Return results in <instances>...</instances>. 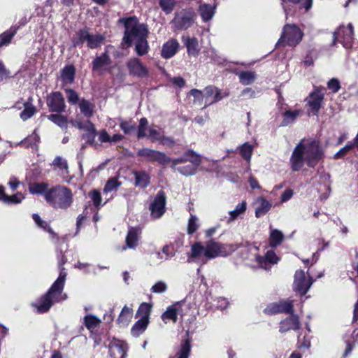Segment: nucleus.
Instances as JSON below:
<instances>
[{
  "label": "nucleus",
  "mask_w": 358,
  "mask_h": 358,
  "mask_svg": "<svg viewBox=\"0 0 358 358\" xmlns=\"http://www.w3.org/2000/svg\"><path fill=\"white\" fill-rule=\"evenodd\" d=\"M189 352L190 345L188 342H185L183 345H182L177 358H188Z\"/></svg>",
  "instance_id": "obj_63"
},
{
  "label": "nucleus",
  "mask_w": 358,
  "mask_h": 358,
  "mask_svg": "<svg viewBox=\"0 0 358 358\" xmlns=\"http://www.w3.org/2000/svg\"><path fill=\"white\" fill-rule=\"evenodd\" d=\"M313 280L309 275L302 270H298L294 275V281L293 283L294 290L300 295H304L310 288Z\"/></svg>",
  "instance_id": "obj_11"
},
{
  "label": "nucleus",
  "mask_w": 358,
  "mask_h": 358,
  "mask_svg": "<svg viewBox=\"0 0 358 358\" xmlns=\"http://www.w3.org/2000/svg\"><path fill=\"white\" fill-rule=\"evenodd\" d=\"M47 103L50 110L53 112H62L66 108L64 97L59 92L51 94L48 98Z\"/></svg>",
  "instance_id": "obj_17"
},
{
  "label": "nucleus",
  "mask_w": 358,
  "mask_h": 358,
  "mask_svg": "<svg viewBox=\"0 0 358 358\" xmlns=\"http://www.w3.org/2000/svg\"><path fill=\"white\" fill-rule=\"evenodd\" d=\"M127 344L120 340L113 339L109 344V353L113 358H125Z\"/></svg>",
  "instance_id": "obj_18"
},
{
  "label": "nucleus",
  "mask_w": 358,
  "mask_h": 358,
  "mask_svg": "<svg viewBox=\"0 0 358 358\" xmlns=\"http://www.w3.org/2000/svg\"><path fill=\"white\" fill-rule=\"evenodd\" d=\"M334 40L339 41L345 48H350L353 41V27L351 23L347 27H341L334 34Z\"/></svg>",
  "instance_id": "obj_16"
},
{
  "label": "nucleus",
  "mask_w": 358,
  "mask_h": 358,
  "mask_svg": "<svg viewBox=\"0 0 358 358\" xmlns=\"http://www.w3.org/2000/svg\"><path fill=\"white\" fill-rule=\"evenodd\" d=\"M68 101L71 104H76L78 102L79 96L76 92L71 89L65 90Z\"/></svg>",
  "instance_id": "obj_59"
},
{
  "label": "nucleus",
  "mask_w": 358,
  "mask_h": 358,
  "mask_svg": "<svg viewBox=\"0 0 358 358\" xmlns=\"http://www.w3.org/2000/svg\"><path fill=\"white\" fill-rule=\"evenodd\" d=\"M190 95L194 97V102L197 103L199 105L204 106V93L203 90L200 91L196 89H193L190 91Z\"/></svg>",
  "instance_id": "obj_54"
},
{
  "label": "nucleus",
  "mask_w": 358,
  "mask_h": 358,
  "mask_svg": "<svg viewBox=\"0 0 358 358\" xmlns=\"http://www.w3.org/2000/svg\"><path fill=\"white\" fill-rule=\"evenodd\" d=\"M132 174L135 179V185L138 187L144 189L147 187L150 182V176L145 171H134Z\"/></svg>",
  "instance_id": "obj_27"
},
{
  "label": "nucleus",
  "mask_w": 358,
  "mask_h": 358,
  "mask_svg": "<svg viewBox=\"0 0 358 358\" xmlns=\"http://www.w3.org/2000/svg\"><path fill=\"white\" fill-rule=\"evenodd\" d=\"M18 27H12L0 35V47L7 45L10 43L13 37L16 34Z\"/></svg>",
  "instance_id": "obj_37"
},
{
  "label": "nucleus",
  "mask_w": 358,
  "mask_h": 358,
  "mask_svg": "<svg viewBox=\"0 0 358 358\" xmlns=\"http://www.w3.org/2000/svg\"><path fill=\"white\" fill-rule=\"evenodd\" d=\"M246 210L247 202L245 201H243L241 203H238L235 209L230 210L229 212V216L227 219V222L228 224L233 222L238 217L243 215L245 213Z\"/></svg>",
  "instance_id": "obj_29"
},
{
  "label": "nucleus",
  "mask_w": 358,
  "mask_h": 358,
  "mask_svg": "<svg viewBox=\"0 0 358 358\" xmlns=\"http://www.w3.org/2000/svg\"><path fill=\"white\" fill-rule=\"evenodd\" d=\"M199 227V222L197 217L194 215H191L187 224V233L192 234L196 231Z\"/></svg>",
  "instance_id": "obj_51"
},
{
  "label": "nucleus",
  "mask_w": 358,
  "mask_h": 358,
  "mask_svg": "<svg viewBox=\"0 0 358 358\" xmlns=\"http://www.w3.org/2000/svg\"><path fill=\"white\" fill-rule=\"evenodd\" d=\"M300 327L301 324L299 317L294 315H292L291 317L286 318L280 323V331L281 333H285L289 330H298Z\"/></svg>",
  "instance_id": "obj_22"
},
{
  "label": "nucleus",
  "mask_w": 358,
  "mask_h": 358,
  "mask_svg": "<svg viewBox=\"0 0 358 358\" xmlns=\"http://www.w3.org/2000/svg\"><path fill=\"white\" fill-rule=\"evenodd\" d=\"M264 312L268 314L285 313L293 315L294 301L286 299L270 303L264 309Z\"/></svg>",
  "instance_id": "obj_14"
},
{
  "label": "nucleus",
  "mask_w": 358,
  "mask_h": 358,
  "mask_svg": "<svg viewBox=\"0 0 358 358\" xmlns=\"http://www.w3.org/2000/svg\"><path fill=\"white\" fill-rule=\"evenodd\" d=\"M195 17L196 14L194 10H182L176 15L172 23L179 29H186L192 25Z\"/></svg>",
  "instance_id": "obj_13"
},
{
  "label": "nucleus",
  "mask_w": 358,
  "mask_h": 358,
  "mask_svg": "<svg viewBox=\"0 0 358 358\" xmlns=\"http://www.w3.org/2000/svg\"><path fill=\"white\" fill-rule=\"evenodd\" d=\"M178 48V42L176 39H170L163 45L161 55L165 59L171 58L176 55Z\"/></svg>",
  "instance_id": "obj_26"
},
{
  "label": "nucleus",
  "mask_w": 358,
  "mask_h": 358,
  "mask_svg": "<svg viewBox=\"0 0 358 358\" xmlns=\"http://www.w3.org/2000/svg\"><path fill=\"white\" fill-rule=\"evenodd\" d=\"M253 146L248 143H243L240 148V154L244 159L250 162L253 152Z\"/></svg>",
  "instance_id": "obj_50"
},
{
  "label": "nucleus",
  "mask_w": 358,
  "mask_h": 358,
  "mask_svg": "<svg viewBox=\"0 0 358 358\" xmlns=\"http://www.w3.org/2000/svg\"><path fill=\"white\" fill-rule=\"evenodd\" d=\"M216 6L207 3L201 4L199 8V14L203 22L210 20L215 13Z\"/></svg>",
  "instance_id": "obj_30"
},
{
  "label": "nucleus",
  "mask_w": 358,
  "mask_h": 358,
  "mask_svg": "<svg viewBox=\"0 0 358 358\" xmlns=\"http://www.w3.org/2000/svg\"><path fill=\"white\" fill-rule=\"evenodd\" d=\"M151 311L152 304L148 303H142L138 309L136 317H139L140 319L149 322Z\"/></svg>",
  "instance_id": "obj_39"
},
{
  "label": "nucleus",
  "mask_w": 358,
  "mask_h": 358,
  "mask_svg": "<svg viewBox=\"0 0 358 358\" xmlns=\"http://www.w3.org/2000/svg\"><path fill=\"white\" fill-rule=\"evenodd\" d=\"M51 166H52L53 169L57 171L58 174L64 179H66L68 177L69 166L65 159L57 156L52 162Z\"/></svg>",
  "instance_id": "obj_25"
},
{
  "label": "nucleus",
  "mask_w": 358,
  "mask_h": 358,
  "mask_svg": "<svg viewBox=\"0 0 358 358\" xmlns=\"http://www.w3.org/2000/svg\"><path fill=\"white\" fill-rule=\"evenodd\" d=\"M32 217H33V220H34L35 223L39 227L43 229L45 231H48L50 234L55 235L53 231L49 227L48 224L46 222L42 220L38 214H36V213L33 214Z\"/></svg>",
  "instance_id": "obj_53"
},
{
  "label": "nucleus",
  "mask_w": 358,
  "mask_h": 358,
  "mask_svg": "<svg viewBox=\"0 0 358 358\" xmlns=\"http://www.w3.org/2000/svg\"><path fill=\"white\" fill-rule=\"evenodd\" d=\"M166 196L164 192L159 191L150 205L151 217L154 219L160 218L165 212Z\"/></svg>",
  "instance_id": "obj_15"
},
{
  "label": "nucleus",
  "mask_w": 358,
  "mask_h": 358,
  "mask_svg": "<svg viewBox=\"0 0 358 358\" xmlns=\"http://www.w3.org/2000/svg\"><path fill=\"white\" fill-rule=\"evenodd\" d=\"M137 155L143 157L148 162H157L162 165H166L171 161L164 152L147 148L138 150Z\"/></svg>",
  "instance_id": "obj_10"
},
{
  "label": "nucleus",
  "mask_w": 358,
  "mask_h": 358,
  "mask_svg": "<svg viewBox=\"0 0 358 358\" xmlns=\"http://www.w3.org/2000/svg\"><path fill=\"white\" fill-rule=\"evenodd\" d=\"M147 38L148 37H143L142 38L134 41L136 42L135 50L139 56H143L148 52L149 46Z\"/></svg>",
  "instance_id": "obj_44"
},
{
  "label": "nucleus",
  "mask_w": 358,
  "mask_h": 358,
  "mask_svg": "<svg viewBox=\"0 0 358 358\" xmlns=\"http://www.w3.org/2000/svg\"><path fill=\"white\" fill-rule=\"evenodd\" d=\"M354 144L350 143L339 150L335 155L334 159H340L345 156L350 150L352 149Z\"/></svg>",
  "instance_id": "obj_64"
},
{
  "label": "nucleus",
  "mask_w": 358,
  "mask_h": 358,
  "mask_svg": "<svg viewBox=\"0 0 358 358\" xmlns=\"http://www.w3.org/2000/svg\"><path fill=\"white\" fill-rule=\"evenodd\" d=\"M167 289V285L163 281L157 282L151 288V291L154 293H164Z\"/></svg>",
  "instance_id": "obj_60"
},
{
  "label": "nucleus",
  "mask_w": 358,
  "mask_h": 358,
  "mask_svg": "<svg viewBox=\"0 0 358 358\" xmlns=\"http://www.w3.org/2000/svg\"><path fill=\"white\" fill-rule=\"evenodd\" d=\"M301 111L299 110H287L283 114V120L281 123L282 126H287L289 124L293 123L295 120L300 115Z\"/></svg>",
  "instance_id": "obj_45"
},
{
  "label": "nucleus",
  "mask_w": 358,
  "mask_h": 358,
  "mask_svg": "<svg viewBox=\"0 0 358 358\" xmlns=\"http://www.w3.org/2000/svg\"><path fill=\"white\" fill-rule=\"evenodd\" d=\"M129 73L135 76L145 77L148 75L147 68L137 58H131L127 62Z\"/></svg>",
  "instance_id": "obj_19"
},
{
  "label": "nucleus",
  "mask_w": 358,
  "mask_h": 358,
  "mask_svg": "<svg viewBox=\"0 0 358 358\" xmlns=\"http://www.w3.org/2000/svg\"><path fill=\"white\" fill-rule=\"evenodd\" d=\"M182 41L187 48L188 55L192 56H196L198 55L199 48L197 38L184 35L182 37Z\"/></svg>",
  "instance_id": "obj_28"
},
{
  "label": "nucleus",
  "mask_w": 358,
  "mask_h": 358,
  "mask_svg": "<svg viewBox=\"0 0 358 358\" xmlns=\"http://www.w3.org/2000/svg\"><path fill=\"white\" fill-rule=\"evenodd\" d=\"M66 277V273L64 268H61L59 277L48 292L32 303V306L38 313L48 312L54 303H58L66 299V294L63 293Z\"/></svg>",
  "instance_id": "obj_2"
},
{
  "label": "nucleus",
  "mask_w": 358,
  "mask_h": 358,
  "mask_svg": "<svg viewBox=\"0 0 358 358\" xmlns=\"http://www.w3.org/2000/svg\"><path fill=\"white\" fill-rule=\"evenodd\" d=\"M244 250H248L252 255V257L250 256L246 257L248 259H252L253 258L255 259L259 267L265 269L269 270L272 265L277 264L279 258L277 257L275 253L272 251H268L264 257H262L257 255V251L259 250L258 247L252 243H247L245 247H243Z\"/></svg>",
  "instance_id": "obj_6"
},
{
  "label": "nucleus",
  "mask_w": 358,
  "mask_h": 358,
  "mask_svg": "<svg viewBox=\"0 0 358 358\" xmlns=\"http://www.w3.org/2000/svg\"><path fill=\"white\" fill-rule=\"evenodd\" d=\"M162 252L165 255V260L173 257L176 254V250L172 245H166L162 248Z\"/></svg>",
  "instance_id": "obj_62"
},
{
  "label": "nucleus",
  "mask_w": 358,
  "mask_h": 358,
  "mask_svg": "<svg viewBox=\"0 0 358 358\" xmlns=\"http://www.w3.org/2000/svg\"><path fill=\"white\" fill-rule=\"evenodd\" d=\"M120 185L121 182H120L117 178H111L107 181L103 188V192L108 193L116 190L118 189Z\"/></svg>",
  "instance_id": "obj_52"
},
{
  "label": "nucleus",
  "mask_w": 358,
  "mask_h": 358,
  "mask_svg": "<svg viewBox=\"0 0 358 358\" xmlns=\"http://www.w3.org/2000/svg\"><path fill=\"white\" fill-rule=\"evenodd\" d=\"M39 140L40 137L36 130H34V131L30 136L26 138L24 141H21L20 144H22L27 147H37Z\"/></svg>",
  "instance_id": "obj_48"
},
{
  "label": "nucleus",
  "mask_w": 358,
  "mask_h": 358,
  "mask_svg": "<svg viewBox=\"0 0 358 358\" xmlns=\"http://www.w3.org/2000/svg\"><path fill=\"white\" fill-rule=\"evenodd\" d=\"M48 119L62 129H66L68 127L67 117L60 114H52L48 116Z\"/></svg>",
  "instance_id": "obj_43"
},
{
  "label": "nucleus",
  "mask_w": 358,
  "mask_h": 358,
  "mask_svg": "<svg viewBox=\"0 0 358 358\" xmlns=\"http://www.w3.org/2000/svg\"><path fill=\"white\" fill-rule=\"evenodd\" d=\"M133 315V309L127 306H124L122 308L119 317L117 319L118 323L121 326H127L129 322L131 321Z\"/></svg>",
  "instance_id": "obj_35"
},
{
  "label": "nucleus",
  "mask_w": 358,
  "mask_h": 358,
  "mask_svg": "<svg viewBox=\"0 0 358 358\" xmlns=\"http://www.w3.org/2000/svg\"><path fill=\"white\" fill-rule=\"evenodd\" d=\"M84 323L87 329L92 331L101 323V320L93 315H87L84 317Z\"/></svg>",
  "instance_id": "obj_49"
},
{
  "label": "nucleus",
  "mask_w": 358,
  "mask_h": 358,
  "mask_svg": "<svg viewBox=\"0 0 358 358\" xmlns=\"http://www.w3.org/2000/svg\"><path fill=\"white\" fill-rule=\"evenodd\" d=\"M323 98V94L318 91H315L310 94L308 103L310 108V112L313 115H317L319 110L320 109Z\"/></svg>",
  "instance_id": "obj_23"
},
{
  "label": "nucleus",
  "mask_w": 358,
  "mask_h": 358,
  "mask_svg": "<svg viewBox=\"0 0 358 358\" xmlns=\"http://www.w3.org/2000/svg\"><path fill=\"white\" fill-rule=\"evenodd\" d=\"M120 22L124 25V35L123 41L125 43L131 45L132 42L143 37H148V30L145 24L139 22L136 17L121 19Z\"/></svg>",
  "instance_id": "obj_5"
},
{
  "label": "nucleus",
  "mask_w": 358,
  "mask_h": 358,
  "mask_svg": "<svg viewBox=\"0 0 358 358\" xmlns=\"http://www.w3.org/2000/svg\"><path fill=\"white\" fill-rule=\"evenodd\" d=\"M284 238V234L278 229H271L269 236V244L272 248H275L280 245Z\"/></svg>",
  "instance_id": "obj_38"
},
{
  "label": "nucleus",
  "mask_w": 358,
  "mask_h": 358,
  "mask_svg": "<svg viewBox=\"0 0 358 358\" xmlns=\"http://www.w3.org/2000/svg\"><path fill=\"white\" fill-rule=\"evenodd\" d=\"M24 199V195L21 192H17L11 196L5 194V196L3 197V203L6 204H18L20 203Z\"/></svg>",
  "instance_id": "obj_47"
},
{
  "label": "nucleus",
  "mask_w": 358,
  "mask_h": 358,
  "mask_svg": "<svg viewBox=\"0 0 358 358\" xmlns=\"http://www.w3.org/2000/svg\"><path fill=\"white\" fill-rule=\"evenodd\" d=\"M303 33L294 24H287L283 27L280 38L276 43V45L284 44L288 46H296L302 40Z\"/></svg>",
  "instance_id": "obj_7"
},
{
  "label": "nucleus",
  "mask_w": 358,
  "mask_h": 358,
  "mask_svg": "<svg viewBox=\"0 0 358 358\" xmlns=\"http://www.w3.org/2000/svg\"><path fill=\"white\" fill-rule=\"evenodd\" d=\"M120 127L126 134H129L135 129L134 124L131 121H124L122 120H120Z\"/></svg>",
  "instance_id": "obj_58"
},
{
  "label": "nucleus",
  "mask_w": 358,
  "mask_h": 358,
  "mask_svg": "<svg viewBox=\"0 0 358 358\" xmlns=\"http://www.w3.org/2000/svg\"><path fill=\"white\" fill-rule=\"evenodd\" d=\"M176 4L175 0H159V6L166 13H170Z\"/></svg>",
  "instance_id": "obj_57"
},
{
  "label": "nucleus",
  "mask_w": 358,
  "mask_h": 358,
  "mask_svg": "<svg viewBox=\"0 0 358 358\" xmlns=\"http://www.w3.org/2000/svg\"><path fill=\"white\" fill-rule=\"evenodd\" d=\"M71 123L73 126L78 128L79 129H86L89 132L87 138H91L92 140L94 138L96 131L94 127V125L91 122H87L85 127L83 126L81 122L78 120H71Z\"/></svg>",
  "instance_id": "obj_34"
},
{
  "label": "nucleus",
  "mask_w": 358,
  "mask_h": 358,
  "mask_svg": "<svg viewBox=\"0 0 358 358\" xmlns=\"http://www.w3.org/2000/svg\"><path fill=\"white\" fill-rule=\"evenodd\" d=\"M204 93V106L206 108L215 103L221 101L224 97L229 95V92H222L219 88L213 85H208L203 90Z\"/></svg>",
  "instance_id": "obj_12"
},
{
  "label": "nucleus",
  "mask_w": 358,
  "mask_h": 358,
  "mask_svg": "<svg viewBox=\"0 0 358 358\" xmlns=\"http://www.w3.org/2000/svg\"><path fill=\"white\" fill-rule=\"evenodd\" d=\"M255 216L259 218L266 215L271 208V203L262 196L258 197L255 203Z\"/></svg>",
  "instance_id": "obj_24"
},
{
  "label": "nucleus",
  "mask_w": 358,
  "mask_h": 358,
  "mask_svg": "<svg viewBox=\"0 0 358 358\" xmlns=\"http://www.w3.org/2000/svg\"><path fill=\"white\" fill-rule=\"evenodd\" d=\"M146 137L149 138L152 142H160L161 140H163V132L157 126L152 125L148 129Z\"/></svg>",
  "instance_id": "obj_41"
},
{
  "label": "nucleus",
  "mask_w": 358,
  "mask_h": 358,
  "mask_svg": "<svg viewBox=\"0 0 358 358\" xmlns=\"http://www.w3.org/2000/svg\"><path fill=\"white\" fill-rule=\"evenodd\" d=\"M179 310V304L176 303L172 306H170L167 308L166 310L162 314V320L165 323H167L169 321L176 323L178 319V313Z\"/></svg>",
  "instance_id": "obj_31"
},
{
  "label": "nucleus",
  "mask_w": 358,
  "mask_h": 358,
  "mask_svg": "<svg viewBox=\"0 0 358 358\" xmlns=\"http://www.w3.org/2000/svg\"><path fill=\"white\" fill-rule=\"evenodd\" d=\"M45 200L53 208L66 209L73 203V193L64 185H56L50 188L45 194Z\"/></svg>",
  "instance_id": "obj_3"
},
{
  "label": "nucleus",
  "mask_w": 358,
  "mask_h": 358,
  "mask_svg": "<svg viewBox=\"0 0 358 358\" xmlns=\"http://www.w3.org/2000/svg\"><path fill=\"white\" fill-rule=\"evenodd\" d=\"M240 82L244 85L252 84L255 78L256 75L252 71H241L238 73Z\"/></svg>",
  "instance_id": "obj_46"
},
{
  "label": "nucleus",
  "mask_w": 358,
  "mask_h": 358,
  "mask_svg": "<svg viewBox=\"0 0 358 358\" xmlns=\"http://www.w3.org/2000/svg\"><path fill=\"white\" fill-rule=\"evenodd\" d=\"M89 196L93 201L94 205L96 208H99L101 206V196L100 192L96 189H94L90 192Z\"/></svg>",
  "instance_id": "obj_61"
},
{
  "label": "nucleus",
  "mask_w": 358,
  "mask_h": 358,
  "mask_svg": "<svg viewBox=\"0 0 358 358\" xmlns=\"http://www.w3.org/2000/svg\"><path fill=\"white\" fill-rule=\"evenodd\" d=\"M206 260L214 259L217 257H226L237 249V246L233 244H222L214 241L206 243Z\"/></svg>",
  "instance_id": "obj_8"
},
{
  "label": "nucleus",
  "mask_w": 358,
  "mask_h": 358,
  "mask_svg": "<svg viewBox=\"0 0 358 358\" xmlns=\"http://www.w3.org/2000/svg\"><path fill=\"white\" fill-rule=\"evenodd\" d=\"M141 230L138 228L131 227L128 230L126 237V245L122 247V250L127 248L134 249L138 244Z\"/></svg>",
  "instance_id": "obj_21"
},
{
  "label": "nucleus",
  "mask_w": 358,
  "mask_h": 358,
  "mask_svg": "<svg viewBox=\"0 0 358 358\" xmlns=\"http://www.w3.org/2000/svg\"><path fill=\"white\" fill-rule=\"evenodd\" d=\"M36 112V108L32 105L26 104L24 109L20 113V117L23 120L30 118Z\"/></svg>",
  "instance_id": "obj_56"
},
{
  "label": "nucleus",
  "mask_w": 358,
  "mask_h": 358,
  "mask_svg": "<svg viewBox=\"0 0 358 358\" xmlns=\"http://www.w3.org/2000/svg\"><path fill=\"white\" fill-rule=\"evenodd\" d=\"M324 150L317 140L302 139L294 148L289 163L293 171H299L304 164L310 167H315L322 159Z\"/></svg>",
  "instance_id": "obj_1"
},
{
  "label": "nucleus",
  "mask_w": 358,
  "mask_h": 358,
  "mask_svg": "<svg viewBox=\"0 0 358 358\" xmlns=\"http://www.w3.org/2000/svg\"><path fill=\"white\" fill-rule=\"evenodd\" d=\"M79 108L82 114L87 117H90L94 113V105L89 101L82 99L79 103Z\"/></svg>",
  "instance_id": "obj_42"
},
{
  "label": "nucleus",
  "mask_w": 358,
  "mask_h": 358,
  "mask_svg": "<svg viewBox=\"0 0 358 358\" xmlns=\"http://www.w3.org/2000/svg\"><path fill=\"white\" fill-rule=\"evenodd\" d=\"M149 322L139 319L132 327L131 333L135 337L139 336L146 329Z\"/></svg>",
  "instance_id": "obj_40"
},
{
  "label": "nucleus",
  "mask_w": 358,
  "mask_h": 358,
  "mask_svg": "<svg viewBox=\"0 0 358 358\" xmlns=\"http://www.w3.org/2000/svg\"><path fill=\"white\" fill-rule=\"evenodd\" d=\"M29 191L32 194H45L50 189L46 182H32L29 185Z\"/></svg>",
  "instance_id": "obj_33"
},
{
  "label": "nucleus",
  "mask_w": 358,
  "mask_h": 358,
  "mask_svg": "<svg viewBox=\"0 0 358 358\" xmlns=\"http://www.w3.org/2000/svg\"><path fill=\"white\" fill-rule=\"evenodd\" d=\"M77 37L78 38L73 41L75 46L86 42L87 47L92 49L99 47L105 40L103 35L91 34L87 30L79 31L77 33Z\"/></svg>",
  "instance_id": "obj_9"
},
{
  "label": "nucleus",
  "mask_w": 358,
  "mask_h": 358,
  "mask_svg": "<svg viewBox=\"0 0 358 358\" xmlns=\"http://www.w3.org/2000/svg\"><path fill=\"white\" fill-rule=\"evenodd\" d=\"M148 123V120L145 117L140 120L137 135L138 138L147 136V130L148 129L147 128Z\"/></svg>",
  "instance_id": "obj_55"
},
{
  "label": "nucleus",
  "mask_w": 358,
  "mask_h": 358,
  "mask_svg": "<svg viewBox=\"0 0 358 358\" xmlns=\"http://www.w3.org/2000/svg\"><path fill=\"white\" fill-rule=\"evenodd\" d=\"M206 262V246L201 243H196L192 245L191 252L188 256V262Z\"/></svg>",
  "instance_id": "obj_20"
},
{
  "label": "nucleus",
  "mask_w": 358,
  "mask_h": 358,
  "mask_svg": "<svg viewBox=\"0 0 358 358\" xmlns=\"http://www.w3.org/2000/svg\"><path fill=\"white\" fill-rule=\"evenodd\" d=\"M75 77V68L73 66H66L62 71L61 78L66 84L72 83Z\"/></svg>",
  "instance_id": "obj_36"
},
{
  "label": "nucleus",
  "mask_w": 358,
  "mask_h": 358,
  "mask_svg": "<svg viewBox=\"0 0 358 358\" xmlns=\"http://www.w3.org/2000/svg\"><path fill=\"white\" fill-rule=\"evenodd\" d=\"M110 63V58L106 52L99 57H96L93 61V70L101 71L108 66Z\"/></svg>",
  "instance_id": "obj_32"
},
{
  "label": "nucleus",
  "mask_w": 358,
  "mask_h": 358,
  "mask_svg": "<svg viewBox=\"0 0 358 358\" xmlns=\"http://www.w3.org/2000/svg\"><path fill=\"white\" fill-rule=\"evenodd\" d=\"M171 169L185 176L194 175L201 163V156L189 150L179 158L171 159Z\"/></svg>",
  "instance_id": "obj_4"
}]
</instances>
